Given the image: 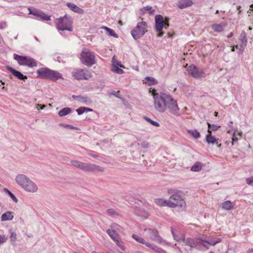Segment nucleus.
<instances>
[{"label": "nucleus", "instance_id": "f257e3e1", "mask_svg": "<svg viewBox=\"0 0 253 253\" xmlns=\"http://www.w3.org/2000/svg\"><path fill=\"white\" fill-rule=\"evenodd\" d=\"M149 92L152 94L154 99V105L155 109L160 113H164L166 110L176 116L179 115V108L177 101L169 94L156 92L154 88H150Z\"/></svg>", "mask_w": 253, "mask_h": 253}, {"label": "nucleus", "instance_id": "3c124183", "mask_svg": "<svg viewBox=\"0 0 253 253\" xmlns=\"http://www.w3.org/2000/svg\"><path fill=\"white\" fill-rule=\"evenodd\" d=\"M248 253H253V249H249L248 251Z\"/></svg>", "mask_w": 253, "mask_h": 253}, {"label": "nucleus", "instance_id": "c85d7f7f", "mask_svg": "<svg viewBox=\"0 0 253 253\" xmlns=\"http://www.w3.org/2000/svg\"><path fill=\"white\" fill-rule=\"evenodd\" d=\"M101 29L105 30L106 31L107 34L108 36H112L115 38L118 37L117 35L115 33L114 30H113L112 29L104 26H102L101 27Z\"/></svg>", "mask_w": 253, "mask_h": 253}, {"label": "nucleus", "instance_id": "b1692460", "mask_svg": "<svg viewBox=\"0 0 253 253\" xmlns=\"http://www.w3.org/2000/svg\"><path fill=\"white\" fill-rule=\"evenodd\" d=\"M143 83L148 85L156 84L157 81L153 77H147L143 80Z\"/></svg>", "mask_w": 253, "mask_h": 253}, {"label": "nucleus", "instance_id": "f3484780", "mask_svg": "<svg viewBox=\"0 0 253 253\" xmlns=\"http://www.w3.org/2000/svg\"><path fill=\"white\" fill-rule=\"evenodd\" d=\"M6 69L8 71L11 72L15 77L20 80L25 81L27 79V77L26 76L24 75L19 71L13 69L11 67L7 66L6 67Z\"/></svg>", "mask_w": 253, "mask_h": 253}, {"label": "nucleus", "instance_id": "7ed1b4c3", "mask_svg": "<svg viewBox=\"0 0 253 253\" xmlns=\"http://www.w3.org/2000/svg\"><path fill=\"white\" fill-rule=\"evenodd\" d=\"M38 77L52 81H57L59 79H63L62 74L57 71L51 70L48 68H41L37 71Z\"/></svg>", "mask_w": 253, "mask_h": 253}, {"label": "nucleus", "instance_id": "09e8293b", "mask_svg": "<svg viewBox=\"0 0 253 253\" xmlns=\"http://www.w3.org/2000/svg\"><path fill=\"white\" fill-rule=\"evenodd\" d=\"M151 124L156 126V127H158L160 126V125L158 123H157V122L154 121L153 120H152V121H151Z\"/></svg>", "mask_w": 253, "mask_h": 253}, {"label": "nucleus", "instance_id": "f8f14e48", "mask_svg": "<svg viewBox=\"0 0 253 253\" xmlns=\"http://www.w3.org/2000/svg\"><path fill=\"white\" fill-rule=\"evenodd\" d=\"M57 28L61 31L68 30L72 31L73 30L72 22L70 19L66 15L56 19V20Z\"/></svg>", "mask_w": 253, "mask_h": 253}, {"label": "nucleus", "instance_id": "bb28decb", "mask_svg": "<svg viewBox=\"0 0 253 253\" xmlns=\"http://www.w3.org/2000/svg\"><path fill=\"white\" fill-rule=\"evenodd\" d=\"M107 234L109 235L110 238L114 242L115 240L117 239L119 237V234L116 231L108 229L106 231Z\"/></svg>", "mask_w": 253, "mask_h": 253}, {"label": "nucleus", "instance_id": "6ab92c4d", "mask_svg": "<svg viewBox=\"0 0 253 253\" xmlns=\"http://www.w3.org/2000/svg\"><path fill=\"white\" fill-rule=\"evenodd\" d=\"M219 139L216 138L214 136L211 135V133H209L206 136V141L209 144H215L217 147L219 148L221 146V144L219 143Z\"/></svg>", "mask_w": 253, "mask_h": 253}, {"label": "nucleus", "instance_id": "a211bd4d", "mask_svg": "<svg viewBox=\"0 0 253 253\" xmlns=\"http://www.w3.org/2000/svg\"><path fill=\"white\" fill-rule=\"evenodd\" d=\"M29 14H32L40 18L42 20L48 21L50 19V16L45 14L44 13L41 11L32 12L31 8H29Z\"/></svg>", "mask_w": 253, "mask_h": 253}, {"label": "nucleus", "instance_id": "49530a36", "mask_svg": "<svg viewBox=\"0 0 253 253\" xmlns=\"http://www.w3.org/2000/svg\"><path fill=\"white\" fill-rule=\"evenodd\" d=\"M107 213L110 215H116L117 212L113 209H108L107 211Z\"/></svg>", "mask_w": 253, "mask_h": 253}, {"label": "nucleus", "instance_id": "f03ea898", "mask_svg": "<svg viewBox=\"0 0 253 253\" xmlns=\"http://www.w3.org/2000/svg\"><path fill=\"white\" fill-rule=\"evenodd\" d=\"M15 180L17 184L27 192L34 193L38 190L37 185L25 175L18 174Z\"/></svg>", "mask_w": 253, "mask_h": 253}, {"label": "nucleus", "instance_id": "9b49d317", "mask_svg": "<svg viewBox=\"0 0 253 253\" xmlns=\"http://www.w3.org/2000/svg\"><path fill=\"white\" fill-rule=\"evenodd\" d=\"M155 29L159 32L157 37H161L164 35L162 32L163 29H167L169 26V20L167 18H164L161 15H157L155 16Z\"/></svg>", "mask_w": 253, "mask_h": 253}, {"label": "nucleus", "instance_id": "0eeeda50", "mask_svg": "<svg viewBox=\"0 0 253 253\" xmlns=\"http://www.w3.org/2000/svg\"><path fill=\"white\" fill-rule=\"evenodd\" d=\"M148 28L147 23L144 21H141L132 29L131 35L135 40L140 39L148 32Z\"/></svg>", "mask_w": 253, "mask_h": 253}, {"label": "nucleus", "instance_id": "4468645a", "mask_svg": "<svg viewBox=\"0 0 253 253\" xmlns=\"http://www.w3.org/2000/svg\"><path fill=\"white\" fill-rule=\"evenodd\" d=\"M132 237L137 242L142 244L145 245L148 248H149L158 253H166V252L162 249L158 247L157 246H154L149 242H146L142 238V237H139L135 234H132Z\"/></svg>", "mask_w": 253, "mask_h": 253}, {"label": "nucleus", "instance_id": "052dcab7", "mask_svg": "<svg viewBox=\"0 0 253 253\" xmlns=\"http://www.w3.org/2000/svg\"><path fill=\"white\" fill-rule=\"evenodd\" d=\"M250 7L253 10V4L250 5Z\"/></svg>", "mask_w": 253, "mask_h": 253}, {"label": "nucleus", "instance_id": "7c9ffc66", "mask_svg": "<svg viewBox=\"0 0 253 253\" xmlns=\"http://www.w3.org/2000/svg\"><path fill=\"white\" fill-rule=\"evenodd\" d=\"M71 112V109L69 107H65L63 109H62L61 110H60L58 112V115L60 117H63L65 116L69 113H70Z\"/></svg>", "mask_w": 253, "mask_h": 253}, {"label": "nucleus", "instance_id": "1a4fd4ad", "mask_svg": "<svg viewBox=\"0 0 253 253\" xmlns=\"http://www.w3.org/2000/svg\"><path fill=\"white\" fill-rule=\"evenodd\" d=\"M14 59L17 61L19 65L25 66L30 68L37 67V61L30 56H21L16 54L13 55Z\"/></svg>", "mask_w": 253, "mask_h": 253}, {"label": "nucleus", "instance_id": "e2e57ef3", "mask_svg": "<svg viewBox=\"0 0 253 253\" xmlns=\"http://www.w3.org/2000/svg\"><path fill=\"white\" fill-rule=\"evenodd\" d=\"M215 13H216V14H217V13H218V10H217L216 11V12H215Z\"/></svg>", "mask_w": 253, "mask_h": 253}, {"label": "nucleus", "instance_id": "79ce46f5", "mask_svg": "<svg viewBox=\"0 0 253 253\" xmlns=\"http://www.w3.org/2000/svg\"><path fill=\"white\" fill-rule=\"evenodd\" d=\"M111 228V230L116 231L117 232L118 231H120L121 229V226L117 223L112 224Z\"/></svg>", "mask_w": 253, "mask_h": 253}, {"label": "nucleus", "instance_id": "c9c22d12", "mask_svg": "<svg viewBox=\"0 0 253 253\" xmlns=\"http://www.w3.org/2000/svg\"><path fill=\"white\" fill-rule=\"evenodd\" d=\"M188 133L194 138H198L201 136L200 132L197 130H188Z\"/></svg>", "mask_w": 253, "mask_h": 253}, {"label": "nucleus", "instance_id": "5701e85b", "mask_svg": "<svg viewBox=\"0 0 253 253\" xmlns=\"http://www.w3.org/2000/svg\"><path fill=\"white\" fill-rule=\"evenodd\" d=\"M204 242H206L207 244H208V245L210 246H214L216 244L220 243L221 242V239L219 238L211 237Z\"/></svg>", "mask_w": 253, "mask_h": 253}, {"label": "nucleus", "instance_id": "9d476101", "mask_svg": "<svg viewBox=\"0 0 253 253\" xmlns=\"http://www.w3.org/2000/svg\"><path fill=\"white\" fill-rule=\"evenodd\" d=\"M71 164L74 167L80 169L85 171H103L102 168L98 166L84 163L77 160L71 161Z\"/></svg>", "mask_w": 253, "mask_h": 253}, {"label": "nucleus", "instance_id": "72a5a7b5", "mask_svg": "<svg viewBox=\"0 0 253 253\" xmlns=\"http://www.w3.org/2000/svg\"><path fill=\"white\" fill-rule=\"evenodd\" d=\"M114 242L122 250L124 251L126 250L124 243L120 239V238H118L117 239L115 240Z\"/></svg>", "mask_w": 253, "mask_h": 253}, {"label": "nucleus", "instance_id": "338daca9", "mask_svg": "<svg viewBox=\"0 0 253 253\" xmlns=\"http://www.w3.org/2000/svg\"><path fill=\"white\" fill-rule=\"evenodd\" d=\"M210 253H213L212 252H210Z\"/></svg>", "mask_w": 253, "mask_h": 253}, {"label": "nucleus", "instance_id": "dca6fc26", "mask_svg": "<svg viewBox=\"0 0 253 253\" xmlns=\"http://www.w3.org/2000/svg\"><path fill=\"white\" fill-rule=\"evenodd\" d=\"M227 133L232 134V144L233 145L234 142H237L238 140L241 139L242 136V132L241 130L237 129L229 130Z\"/></svg>", "mask_w": 253, "mask_h": 253}, {"label": "nucleus", "instance_id": "5fc2aeb1", "mask_svg": "<svg viewBox=\"0 0 253 253\" xmlns=\"http://www.w3.org/2000/svg\"><path fill=\"white\" fill-rule=\"evenodd\" d=\"M231 51L232 52L234 51H235V46H232V48H231Z\"/></svg>", "mask_w": 253, "mask_h": 253}, {"label": "nucleus", "instance_id": "aec40b11", "mask_svg": "<svg viewBox=\"0 0 253 253\" xmlns=\"http://www.w3.org/2000/svg\"><path fill=\"white\" fill-rule=\"evenodd\" d=\"M193 4V2L191 0H180L177 3V6L180 9H183L189 7L192 5Z\"/></svg>", "mask_w": 253, "mask_h": 253}, {"label": "nucleus", "instance_id": "cd10ccee", "mask_svg": "<svg viewBox=\"0 0 253 253\" xmlns=\"http://www.w3.org/2000/svg\"><path fill=\"white\" fill-rule=\"evenodd\" d=\"M234 205L230 201H226L222 203V208L225 210H230L234 207Z\"/></svg>", "mask_w": 253, "mask_h": 253}, {"label": "nucleus", "instance_id": "20e7f679", "mask_svg": "<svg viewBox=\"0 0 253 253\" xmlns=\"http://www.w3.org/2000/svg\"><path fill=\"white\" fill-rule=\"evenodd\" d=\"M169 207L185 209L186 203L181 191H177L171 194L169 199Z\"/></svg>", "mask_w": 253, "mask_h": 253}, {"label": "nucleus", "instance_id": "e433bc0d", "mask_svg": "<svg viewBox=\"0 0 253 253\" xmlns=\"http://www.w3.org/2000/svg\"><path fill=\"white\" fill-rule=\"evenodd\" d=\"M72 97L74 99L78 100L79 101L81 102L82 103H86L88 101V98L86 97H83L82 96L73 95Z\"/></svg>", "mask_w": 253, "mask_h": 253}, {"label": "nucleus", "instance_id": "423d86ee", "mask_svg": "<svg viewBox=\"0 0 253 253\" xmlns=\"http://www.w3.org/2000/svg\"><path fill=\"white\" fill-rule=\"evenodd\" d=\"M171 233L174 240L177 242H182L185 245L189 246L191 248L198 247L200 238L195 239L187 238L185 240L184 235L183 233H180L179 235H177L175 229L174 230L171 229Z\"/></svg>", "mask_w": 253, "mask_h": 253}, {"label": "nucleus", "instance_id": "69168bd1", "mask_svg": "<svg viewBox=\"0 0 253 253\" xmlns=\"http://www.w3.org/2000/svg\"><path fill=\"white\" fill-rule=\"evenodd\" d=\"M168 35H169V37H170V36L169 35V33H168Z\"/></svg>", "mask_w": 253, "mask_h": 253}, {"label": "nucleus", "instance_id": "de8ad7c7", "mask_svg": "<svg viewBox=\"0 0 253 253\" xmlns=\"http://www.w3.org/2000/svg\"><path fill=\"white\" fill-rule=\"evenodd\" d=\"M246 182L248 184L253 185V177L248 178Z\"/></svg>", "mask_w": 253, "mask_h": 253}, {"label": "nucleus", "instance_id": "ddd939ff", "mask_svg": "<svg viewBox=\"0 0 253 253\" xmlns=\"http://www.w3.org/2000/svg\"><path fill=\"white\" fill-rule=\"evenodd\" d=\"M72 76L76 80H88L92 77L91 73L87 70L78 69L72 73Z\"/></svg>", "mask_w": 253, "mask_h": 253}, {"label": "nucleus", "instance_id": "473e14b6", "mask_svg": "<svg viewBox=\"0 0 253 253\" xmlns=\"http://www.w3.org/2000/svg\"><path fill=\"white\" fill-rule=\"evenodd\" d=\"M208 126V132L209 133H211L212 131H216L220 127V126L216 125H211L209 122H207Z\"/></svg>", "mask_w": 253, "mask_h": 253}, {"label": "nucleus", "instance_id": "4d7b16f0", "mask_svg": "<svg viewBox=\"0 0 253 253\" xmlns=\"http://www.w3.org/2000/svg\"><path fill=\"white\" fill-rule=\"evenodd\" d=\"M214 115L216 117L218 115V113L217 112H214Z\"/></svg>", "mask_w": 253, "mask_h": 253}, {"label": "nucleus", "instance_id": "4be33fe9", "mask_svg": "<svg viewBox=\"0 0 253 253\" xmlns=\"http://www.w3.org/2000/svg\"><path fill=\"white\" fill-rule=\"evenodd\" d=\"M226 24L222 23L220 24H213L211 26V29L215 32H221L223 31Z\"/></svg>", "mask_w": 253, "mask_h": 253}, {"label": "nucleus", "instance_id": "a18cd8bd", "mask_svg": "<svg viewBox=\"0 0 253 253\" xmlns=\"http://www.w3.org/2000/svg\"><path fill=\"white\" fill-rule=\"evenodd\" d=\"M7 240V237L5 235H0V244L5 242Z\"/></svg>", "mask_w": 253, "mask_h": 253}, {"label": "nucleus", "instance_id": "13d9d810", "mask_svg": "<svg viewBox=\"0 0 253 253\" xmlns=\"http://www.w3.org/2000/svg\"><path fill=\"white\" fill-rule=\"evenodd\" d=\"M45 107V106L44 105H43L41 106V109H43Z\"/></svg>", "mask_w": 253, "mask_h": 253}, {"label": "nucleus", "instance_id": "393cba45", "mask_svg": "<svg viewBox=\"0 0 253 253\" xmlns=\"http://www.w3.org/2000/svg\"><path fill=\"white\" fill-rule=\"evenodd\" d=\"M155 203L160 206H167L169 207V200L164 199H156L155 200Z\"/></svg>", "mask_w": 253, "mask_h": 253}, {"label": "nucleus", "instance_id": "4c0bfd02", "mask_svg": "<svg viewBox=\"0 0 253 253\" xmlns=\"http://www.w3.org/2000/svg\"><path fill=\"white\" fill-rule=\"evenodd\" d=\"M141 10L143 12H148L149 14H152L154 12V10L152 8V7L147 6L142 8Z\"/></svg>", "mask_w": 253, "mask_h": 253}, {"label": "nucleus", "instance_id": "0e129e2a", "mask_svg": "<svg viewBox=\"0 0 253 253\" xmlns=\"http://www.w3.org/2000/svg\"><path fill=\"white\" fill-rule=\"evenodd\" d=\"M120 93V91H118L117 92V93H118H118Z\"/></svg>", "mask_w": 253, "mask_h": 253}, {"label": "nucleus", "instance_id": "774afa93", "mask_svg": "<svg viewBox=\"0 0 253 253\" xmlns=\"http://www.w3.org/2000/svg\"><path fill=\"white\" fill-rule=\"evenodd\" d=\"M118 94H116V97H118Z\"/></svg>", "mask_w": 253, "mask_h": 253}, {"label": "nucleus", "instance_id": "a19ab883", "mask_svg": "<svg viewBox=\"0 0 253 253\" xmlns=\"http://www.w3.org/2000/svg\"><path fill=\"white\" fill-rule=\"evenodd\" d=\"M240 40L241 41L242 43L245 46L247 42V39L246 37V33L245 32L241 33Z\"/></svg>", "mask_w": 253, "mask_h": 253}, {"label": "nucleus", "instance_id": "58836bf2", "mask_svg": "<svg viewBox=\"0 0 253 253\" xmlns=\"http://www.w3.org/2000/svg\"><path fill=\"white\" fill-rule=\"evenodd\" d=\"M120 66H112L111 70L114 73L118 74H122L124 73L123 69L119 68Z\"/></svg>", "mask_w": 253, "mask_h": 253}, {"label": "nucleus", "instance_id": "2eb2a0df", "mask_svg": "<svg viewBox=\"0 0 253 253\" xmlns=\"http://www.w3.org/2000/svg\"><path fill=\"white\" fill-rule=\"evenodd\" d=\"M187 74L195 79H200L204 74L203 71H199L197 67L192 64L189 66L187 70Z\"/></svg>", "mask_w": 253, "mask_h": 253}, {"label": "nucleus", "instance_id": "680f3d73", "mask_svg": "<svg viewBox=\"0 0 253 253\" xmlns=\"http://www.w3.org/2000/svg\"><path fill=\"white\" fill-rule=\"evenodd\" d=\"M234 46H235V48L237 49L238 48V45H234Z\"/></svg>", "mask_w": 253, "mask_h": 253}, {"label": "nucleus", "instance_id": "864d4df0", "mask_svg": "<svg viewBox=\"0 0 253 253\" xmlns=\"http://www.w3.org/2000/svg\"><path fill=\"white\" fill-rule=\"evenodd\" d=\"M118 23H119L121 26H122V25H123L122 21H121V20H119V21Z\"/></svg>", "mask_w": 253, "mask_h": 253}, {"label": "nucleus", "instance_id": "c756f323", "mask_svg": "<svg viewBox=\"0 0 253 253\" xmlns=\"http://www.w3.org/2000/svg\"><path fill=\"white\" fill-rule=\"evenodd\" d=\"M204 241H206V240L200 239L198 247L201 250H208L209 249V245L206 242H204Z\"/></svg>", "mask_w": 253, "mask_h": 253}, {"label": "nucleus", "instance_id": "8fccbe9b", "mask_svg": "<svg viewBox=\"0 0 253 253\" xmlns=\"http://www.w3.org/2000/svg\"><path fill=\"white\" fill-rule=\"evenodd\" d=\"M144 118L148 122H149L151 124V121H152L151 119L150 118L147 117L146 116L144 117Z\"/></svg>", "mask_w": 253, "mask_h": 253}, {"label": "nucleus", "instance_id": "ea45409f", "mask_svg": "<svg viewBox=\"0 0 253 253\" xmlns=\"http://www.w3.org/2000/svg\"><path fill=\"white\" fill-rule=\"evenodd\" d=\"M3 191L10 196V197L12 198L13 201H14L15 202H17V199L16 198V197L9 190H8V189H7L6 188H4L3 189Z\"/></svg>", "mask_w": 253, "mask_h": 253}, {"label": "nucleus", "instance_id": "a878e982", "mask_svg": "<svg viewBox=\"0 0 253 253\" xmlns=\"http://www.w3.org/2000/svg\"><path fill=\"white\" fill-rule=\"evenodd\" d=\"M13 215L11 212L7 211L2 214L1 221L11 220L13 218Z\"/></svg>", "mask_w": 253, "mask_h": 253}, {"label": "nucleus", "instance_id": "2f4dec72", "mask_svg": "<svg viewBox=\"0 0 253 253\" xmlns=\"http://www.w3.org/2000/svg\"><path fill=\"white\" fill-rule=\"evenodd\" d=\"M93 111L92 109H90L89 108H86L84 107H81L76 110V111L78 115H80L83 114L84 112H92Z\"/></svg>", "mask_w": 253, "mask_h": 253}, {"label": "nucleus", "instance_id": "6e6552de", "mask_svg": "<svg viewBox=\"0 0 253 253\" xmlns=\"http://www.w3.org/2000/svg\"><path fill=\"white\" fill-rule=\"evenodd\" d=\"M81 61L84 65L91 67L95 63V57L93 52L87 48L83 49L81 53Z\"/></svg>", "mask_w": 253, "mask_h": 253}, {"label": "nucleus", "instance_id": "f704fd0d", "mask_svg": "<svg viewBox=\"0 0 253 253\" xmlns=\"http://www.w3.org/2000/svg\"><path fill=\"white\" fill-rule=\"evenodd\" d=\"M202 165L201 163L196 162L191 168V170L193 171H199L201 170Z\"/></svg>", "mask_w": 253, "mask_h": 253}, {"label": "nucleus", "instance_id": "6e6d98bb", "mask_svg": "<svg viewBox=\"0 0 253 253\" xmlns=\"http://www.w3.org/2000/svg\"><path fill=\"white\" fill-rule=\"evenodd\" d=\"M240 8H241V6H238L237 7V9H238V10H239V13H240Z\"/></svg>", "mask_w": 253, "mask_h": 253}, {"label": "nucleus", "instance_id": "37998d69", "mask_svg": "<svg viewBox=\"0 0 253 253\" xmlns=\"http://www.w3.org/2000/svg\"><path fill=\"white\" fill-rule=\"evenodd\" d=\"M112 66H120V67L124 68V66L120 62L116 60L115 57L114 56L112 58Z\"/></svg>", "mask_w": 253, "mask_h": 253}, {"label": "nucleus", "instance_id": "412c9836", "mask_svg": "<svg viewBox=\"0 0 253 253\" xmlns=\"http://www.w3.org/2000/svg\"><path fill=\"white\" fill-rule=\"evenodd\" d=\"M66 5L71 10L75 12L81 14H82L84 13V10L83 9L80 8L74 3L68 2L67 3Z\"/></svg>", "mask_w": 253, "mask_h": 253}, {"label": "nucleus", "instance_id": "603ef678", "mask_svg": "<svg viewBox=\"0 0 253 253\" xmlns=\"http://www.w3.org/2000/svg\"><path fill=\"white\" fill-rule=\"evenodd\" d=\"M233 36V33H230L228 36H227V38H229L230 37H232Z\"/></svg>", "mask_w": 253, "mask_h": 253}, {"label": "nucleus", "instance_id": "39448f33", "mask_svg": "<svg viewBox=\"0 0 253 253\" xmlns=\"http://www.w3.org/2000/svg\"><path fill=\"white\" fill-rule=\"evenodd\" d=\"M145 241H151L161 244L163 243V239L160 236L157 230L155 229L146 228L143 234Z\"/></svg>", "mask_w": 253, "mask_h": 253}, {"label": "nucleus", "instance_id": "c03bdc74", "mask_svg": "<svg viewBox=\"0 0 253 253\" xmlns=\"http://www.w3.org/2000/svg\"><path fill=\"white\" fill-rule=\"evenodd\" d=\"M16 234L15 233V232H11V235H10V240L12 242H15L16 240Z\"/></svg>", "mask_w": 253, "mask_h": 253}, {"label": "nucleus", "instance_id": "bf43d9fd", "mask_svg": "<svg viewBox=\"0 0 253 253\" xmlns=\"http://www.w3.org/2000/svg\"><path fill=\"white\" fill-rule=\"evenodd\" d=\"M0 83H1V84H3V85H4V84H5L4 82H3L2 81H1V80L0 81Z\"/></svg>", "mask_w": 253, "mask_h": 253}]
</instances>
